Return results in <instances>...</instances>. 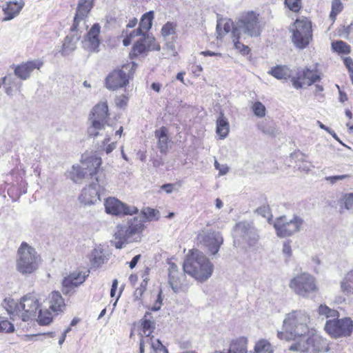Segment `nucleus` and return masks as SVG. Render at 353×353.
Listing matches in <instances>:
<instances>
[{
	"mask_svg": "<svg viewBox=\"0 0 353 353\" xmlns=\"http://www.w3.org/2000/svg\"><path fill=\"white\" fill-rule=\"evenodd\" d=\"M52 320L51 314L48 312H43L41 310H39L38 323L41 325H49Z\"/></svg>",
	"mask_w": 353,
	"mask_h": 353,
	"instance_id": "49530a36",
	"label": "nucleus"
},
{
	"mask_svg": "<svg viewBox=\"0 0 353 353\" xmlns=\"http://www.w3.org/2000/svg\"><path fill=\"white\" fill-rule=\"evenodd\" d=\"M343 10V5L341 0H334L332 3V10L330 17L334 20L336 15Z\"/></svg>",
	"mask_w": 353,
	"mask_h": 353,
	"instance_id": "8fccbe9b",
	"label": "nucleus"
},
{
	"mask_svg": "<svg viewBox=\"0 0 353 353\" xmlns=\"http://www.w3.org/2000/svg\"><path fill=\"white\" fill-rule=\"evenodd\" d=\"M14 332V325L5 317L0 316V332L12 333Z\"/></svg>",
	"mask_w": 353,
	"mask_h": 353,
	"instance_id": "37998d69",
	"label": "nucleus"
},
{
	"mask_svg": "<svg viewBox=\"0 0 353 353\" xmlns=\"http://www.w3.org/2000/svg\"><path fill=\"white\" fill-rule=\"evenodd\" d=\"M177 265L174 263H170L168 282L174 292H179L181 289V281L178 277Z\"/></svg>",
	"mask_w": 353,
	"mask_h": 353,
	"instance_id": "bb28decb",
	"label": "nucleus"
},
{
	"mask_svg": "<svg viewBox=\"0 0 353 353\" xmlns=\"http://www.w3.org/2000/svg\"><path fill=\"white\" fill-rule=\"evenodd\" d=\"M239 32H237V30H232V41L234 43V46L236 49L240 50L241 52H243L244 54H247L250 52V48L248 46H245L244 44L241 43L239 41Z\"/></svg>",
	"mask_w": 353,
	"mask_h": 353,
	"instance_id": "58836bf2",
	"label": "nucleus"
},
{
	"mask_svg": "<svg viewBox=\"0 0 353 353\" xmlns=\"http://www.w3.org/2000/svg\"><path fill=\"white\" fill-rule=\"evenodd\" d=\"M320 80L321 76L317 74V71L311 70L308 67L298 69L296 76L291 79L296 89L301 88L303 83L311 85Z\"/></svg>",
	"mask_w": 353,
	"mask_h": 353,
	"instance_id": "f3484780",
	"label": "nucleus"
},
{
	"mask_svg": "<svg viewBox=\"0 0 353 353\" xmlns=\"http://www.w3.org/2000/svg\"><path fill=\"white\" fill-rule=\"evenodd\" d=\"M285 5L292 12H298L301 8V0H285Z\"/></svg>",
	"mask_w": 353,
	"mask_h": 353,
	"instance_id": "603ef678",
	"label": "nucleus"
},
{
	"mask_svg": "<svg viewBox=\"0 0 353 353\" xmlns=\"http://www.w3.org/2000/svg\"><path fill=\"white\" fill-rule=\"evenodd\" d=\"M145 34V32L142 30V29L139 26V28L136 30H132L129 36L131 37V38H134L135 37H137V36H144Z\"/></svg>",
	"mask_w": 353,
	"mask_h": 353,
	"instance_id": "e2e57ef3",
	"label": "nucleus"
},
{
	"mask_svg": "<svg viewBox=\"0 0 353 353\" xmlns=\"http://www.w3.org/2000/svg\"><path fill=\"white\" fill-rule=\"evenodd\" d=\"M332 48L334 51L339 53L348 54L350 52V46L343 41L332 42Z\"/></svg>",
	"mask_w": 353,
	"mask_h": 353,
	"instance_id": "a19ab883",
	"label": "nucleus"
},
{
	"mask_svg": "<svg viewBox=\"0 0 353 353\" xmlns=\"http://www.w3.org/2000/svg\"><path fill=\"white\" fill-rule=\"evenodd\" d=\"M95 0H79L73 24L70 28L72 32H77L79 22L88 17L94 6Z\"/></svg>",
	"mask_w": 353,
	"mask_h": 353,
	"instance_id": "aec40b11",
	"label": "nucleus"
},
{
	"mask_svg": "<svg viewBox=\"0 0 353 353\" xmlns=\"http://www.w3.org/2000/svg\"><path fill=\"white\" fill-rule=\"evenodd\" d=\"M289 286L296 294L303 297L317 290L314 276L307 273H302L292 279Z\"/></svg>",
	"mask_w": 353,
	"mask_h": 353,
	"instance_id": "ddd939ff",
	"label": "nucleus"
},
{
	"mask_svg": "<svg viewBox=\"0 0 353 353\" xmlns=\"http://www.w3.org/2000/svg\"><path fill=\"white\" fill-rule=\"evenodd\" d=\"M312 38V23L307 19H297L294 22L292 41L299 49L306 48Z\"/></svg>",
	"mask_w": 353,
	"mask_h": 353,
	"instance_id": "1a4fd4ad",
	"label": "nucleus"
},
{
	"mask_svg": "<svg viewBox=\"0 0 353 353\" xmlns=\"http://www.w3.org/2000/svg\"><path fill=\"white\" fill-rule=\"evenodd\" d=\"M168 129L162 126L154 132L155 137L158 139V148L161 154H166L168 150L169 138Z\"/></svg>",
	"mask_w": 353,
	"mask_h": 353,
	"instance_id": "b1692460",
	"label": "nucleus"
},
{
	"mask_svg": "<svg viewBox=\"0 0 353 353\" xmlns=\"http://www.w3.org/2000/svg\"><path fill=\"white\" fill-rule=\"evenodd\" d=\"M101 26L98 23H94L88 32L84 40L85 48L90 52H98L100 43L99 34Z\"/></svg>",
	"mask_w": 353,
	"mask_h": 353,
	"instance_id": "4be33fe9",
	"label": "nucleus"
},
{
	"mask_svg": "<svg viewBox=\"0 0 353 353\" xmlns=\"http://www.w3.org/2000/svg\"><path fill=\"white\" fill-rule=\"evenodd\" d=\"M108 260V254L101 247H97L92 252L91 264L94 268H99Z\"/></svg>",
	"mask_w": 353,
	"mask_h": 353,
	"instance_id": "a878e982",
	"label": "nucleus"
},
{
	"mask_svg": "<svg viewBox=\"0 0 353 353\" xmlns=\"http://www.w3.org/2000/svg\"><path fill=\"white\" fill-rule=\"evenodd\" d=\"M344 64L350 72V79L353 84V59L350 57H346L343 60Z\"/></svg>",
	"mask_w": 353,
	"mask_h": 353,
	"instance_id": "5fc2aeb1",
	"label": "nucleus"
},
{
	"mask_svg": "<svg viewBox=\"0 0 353 353\" xmlns=\"http://www.w3.org/2000/svg\"><path fill=\"white\" fill-rule=\"evenodd\" d=\"M2 305L10 316L19 315L21 312V307H19V302L14 299H4Z\"/></svg>",
	"mask_w": 353,
	"mask_h": 353,
	"instance_id": "473e14b6",
	"label": "nucleus"
},
{
	"mask_svg": "<svg viewBox=\"0 0 353 353\" xmlns=\"http://www.w3.org/2000/svg\"><path fill=\"white\" fill-rule=\"evenodd\" d=\"M144 290L139 287L137 288L134 292V299L135 301H140V303L143 304V302L141 301V297L144 293Z\"/></svg>",
	"mask_w": 353,
	"mask_h": 353,
	"instance_id": "052dcab7",
	"label": "nucleus"
},
{
	"mask_svg": "<svg viewBox=\"0 0 353 353\" xmlns=\"http://www.w3.org/2000/svg\"><path fill=\"white\" fill-rule=\"evenodd\" d=\"M19 307H21L22 321H28L36 316L37 311L39 307V301L34 295L26 294L21 299Z\"/></svg>",
	"mask_w": 353,
	"mask_h": 353,
	"instance_id": "a211bd4d",
	"label": "nucleus"
},
{
	"mask_svg": "<svg viewBox=\"0 0 353 353\" xmlns=\"http://www.w3.org/2000/svg\"><path fill=\"white\" fill-rule=\"evenodd\" d=\"M233 238L235 246L246 244L252 247L258 243L260 237L259 230L252 221H242L234 226Z\"/></svg>",
	"mask_w": 353,
	"mask_h": 353,
	"instance_id": "39448f33",
	"label": "nucleus"
},
{
	"mask_svg": "<svg viewBox=\"0 0 353 353\" xmlns=\"http://www.w3.org/2000/svg\"><path fill=\"white\" fill-rule=\"evenodd\" d=\"M104 205L105 212L112 215H132L138 212V209L135 206L128 205L114 197L108 198Z\"/></svg>",
	"mask_w": 353,
	"mask_h": 353,
	"instance_id": "dca6fc26",
	"label": "nucleus"
},
{
	"mask_svg": "<svg viewBox=\"0 0 353 353\" xmlns=\"http://www.w3.org/2000/svg\"><path fill=\"white\" fill-rule=\"evenodd\" d=\"M291 157L294 159L296 162L306 163L303 166L299 165V169H302L304 171H308L310 170V164L307 161V155L303 154L300 151H296L291 154Z\"/></svg>",
	"mask_w": 353,
	"mask_h": 353,
	"instance_id": "e433bc0d",
	"label": "nucleus"
},
{
	"mask_svg": "<svg viewBox=\"0 0 353 353\" xmlns=\"http://www.w3.org/2000/svg\"><path fill=\"white\" fill-rule=\"evenodd\" d=\"M144 45L148 51L159 50L160 46L155 41L153 36L146 34L142 37Z\"/></svg>",
	"mask_w": 353,
	"mask_h": 353,
	"instance_id": "4c0bfd02",
	"label": "nucleus"
},
{
	"mask_svg": "<svg viewBox=\"0 0 353 353\" xmlns=\"http://www.w3.org/2000/svg\"><path fill=\"white\" fill-rule=\"evenodd\" d=\"M183 270L196 281L203 283L212 274L214 265L201 251L192 250L183 263Z\"/></svg>",
	"mask_w": 353,
	"mask_h": 353,
	"instance_id": "7ed1b4c3",
	"label": "nucleus"
},
{
	"mask_svg": "<svg viewBox=\"0 0 353 353\" xmlns=\"http://www.w3.org/2000/svg\"><path fill=\"white\" fill-rule=\"evenodd\" d=\"M88 276V273L82 275L81 272H72L62 281V292L65 294L73 293V289L82 284Z\"/></svg>",
	"mask_w": 353,
	"mask_h": 353,
	"instance_id": "412c9836",
	"label": "nucleus"
},
{
	"mask_svg": "<svg viewBox=\"0 0 353 353\" xmlns=\"http://www.w3.org/2000/svg\"><path fill=\"white\" fill-rule=\"evenodd\" d=\"M83 164L86 167L83 168L78 165H73L72 170L69 172V177L75 183L88 176L92 178L103 172L100 170L101 165V159L100 157L91 156L87 158L85 162Z\"/></svg>",
	"mask_w": 353,
	"mask_h": 353,
	"instance_id": "0eeeda50",
	"label": "nucleus"
},
{
	"mask_svg": "<svg viewBox=\"0 0 353 353\" xmlns=\"http://www.w3.org/2000/svg\"><path fill=\"white\" fill-rule=\"evenodd\" d=\"M341 287L343 292L353 294V270L345 275L341 281Z\"/></svg>",
	"mask_w": 353,
	"mask_h": 353,
	"instance_id": "f704fd0d",
	"label": "nucleus"
},
{
	"mask_svg": "<svg viewBox=\"0 0 353 353\" xmlns=\"http://www.w3.org/2000/svg\"><path fill=\"white\" fill-rule=\"evenodd\" d=\"M163 303V296H162V290H159V293L157 295L156 299L154 300V304L152 306L145 305L148 310L157 312L160 310L161 305Z\"/></svg>",
	"mask_w": 353,
	"mask_h": 353,
	"instance_id": "de8ad7c7",
	"label": "nucleus"
},
{
	"mask_svg": "<svg viewBox=\"0 0 353 353\" xmlns=\"http://www.w3.org/2000/svg\"><path fill=\"white\" fill-rule=\"evenodd\" d=\"M176 27V23L170 21L167 22L161 28V35L165 38L170 35L174 34Z\"/></svg>",
	"mask_w": 353,
	"mask_h": 353,
	"instance_id": "c03bdc74",
	"label": "nucleus"
},
{
	"mask_svg": "<svg viewBox=\"0 0 353 353\" xmlns=\"http://www.w3.org/2000/svg\"><path fill=\"white\" fill-rule=\"evenodd\" d=\"M95 180L97 182L92 183L88 186L84 188L79 196L81 202L85 205H92L97 200H99V192L103 191L108 184L103 172H101L95 176Z\"/></svg>",
	"mask_w": 353,
	"mask_h": 353,
	"instance_id": "9b49d317",
	"label": "nucleus"
},
{
	"mask_svg": "<svg viewBox=\"0 0 353 353\" xmlns=\"http://www.w3.org/2000/svg\"><path fill=\"white\" fill-rule=\"evenodd\" d=\"M43 65V61L41 59H34L23 62L19 65H12L14 75L20 80L25 81L28 79L31 73L35 70H39Z\"/></svg>",
	"mask_w": 353,
	"mask_h": 353,
	"instance_id": "6ab92c4d",
	"label": "nucleus"
},
{
	"mask_svg": "<svg viewBox=\"0 0 353 353\" xmlns=\"http://www.w3.org/2000/svg\"><path fill=\"white\" fill-rule=\"evenodd\" d=\"M347 177H349V175H347V174L336 175V176H326L325 180L327 181H330L332 184H334V183H336L338 181L345 179Z\"/></svg>",
	"mask_w": 353,
	"mask_h": 353,
	"instance_id": "4d7b16f0",
	"label": "nucleus"
},
{
	"mask_svg": "<svg viewBox=\"0 0 353 353\" xmlns=\"http://www.w3.org/2000/svg\"><path fill=\"white\" fill-rule=\"evenodd\" d=\"M41 261L35 249L26 242H23L17 250V270L22 275L31 274L39 268Z\"/></svg>",
	"mask_w": 353,
	"mask_h": 353,
	"instance_id": "20e7f679",
	"label": "nucleus"
},
{
	"mask_svg": "<svg viewBox=\"0 0 353 353\" xmlns=\"http://www.w3.org/2000/svg\"><path fill=\"white\" fill-rule=\"evenodd\" d=\"M303 223V219L297 215L290 220L285 216H281L275 219L273 225L277 236L285 238L299 232Z\"/></svg>",
	"mask_w": 353,
	"mask_h": 353,
	"instance_id": "9d476101",
	"label": "nucleus"
},
{
	"mask_svg": "<svg viewBox=\"0 0 353 353\" xmlns=\"http://www.w3.org/2000/svg\"><path fill=\"white\" fill-rule=\"evenodd\" d=\"M137 67V63L131 62L123 65L121 68L114 70L106 77V88L114 90L125 86L129 82V79L134 74Z\"/></svg>",
	"mask_w": 353,
	"mask_h": 353,
	"instance_id": "423d86ee",
	"label": "nucleus"
},
{
	"mask_svg": "<svg viewBox=\"0 0 353 353\" xmlns=\"http://www.w3.org/2000/svg\"><path fill=\"white\" fill-rule=\"evenodd\" d=\"M252 110L254 114L258 117H263L265 115V107L260 101H256L253 104Z\"/></svg>",
	"mask_w": 353,
	"mask_h": 353,
	"instance_id": "3c124183",
	"label": "nucleus"
},
{
	"mask_svg": "<svg viewBox=\"0 0 353 353\" xmlns=\"http://www.w3.org/2000/svg\"><path fill=\"white\" fill-rule=\"evenodd\" d=\"M153 19V11H149L143 14L140 20L139 26L142 29V30L147 33V32L152 28Z\"/></svg>",
	"mask_w": 353,
	"mask_h": 353,
	"instance_id": "72a5a7b5",
	"label": "nucleus"
},
{
	"mask_svg": "<svg viewBox=\"0 0 353 353\" xmlns=\"http://www.w3.org/2000/svg\"><path fill=\"white\" fill-rule=\"evenodd\" d=\"M259 14L254 11H248L243 13L236 23V27L233 30H237L252 37L260 36L262 26L259 22Z\"/></svg>",
	"mask_w": 353,
	"mask_h": 353,
	"instance_id": "6e6552de",
	"label": "nucleus"
},
{
	"mask_svg": "<svg viewBox=\"0 0 353 353\" xmlns=\"http://www.w3.org/2000/svg\"><path fill=\"white\" fill-rule=\"evenodd\" d=\"M330 311V307L325 305H320L319 307L318 312L320 315H324L327 317V315Z\"/></svg>",
	"mask_w": 353,
	"mask_h": 353,
	"instance_id": "69168bd1",
	"label": "nucleus"
},
{
	"mask_svg": "<svg viewBox=\"0 0 353 353\" xmlns=\"http://www.w3.org/2000/svg\"><path fill=\"white\" fill-rule=\"evenodd\" d=\"M269 74L277 79L286 80L291 77V70L286 65H276L271 68Z\"/></svg>",
	"mask_w": 353,
	"mask_h": 353,
	"instance_id": "7c9ffc66",
	"label": "nucleus"
},
{
	"mask_svg": "<svg viewBox=\"0 0 353 353\" xmlns=\"http://www.w3.org/2000/svg\"><path fill=\"white\" fill-rule=\"evenodd\" d=\"M291 241H287L284 242L283 245V253L288 257L292 256V248L290 245Z\"/></svg>",
	"mask_w": 353,
	"mask_h": 353,
	"instance_id": "13d9d810",
	"label": "nucleus"
},
{
	"mask_svg": "<svg viewBox=\"0 0 353 353\" xmlns=\"http://www.w3.org/2000/svg\"><path fill=\"white\" fill-rule=\"evenodd\" d=\"M80 35L77 34H70L64 39L61 54L68 55L76 48V43L79 39Z\"/></svg>",
	"mask_w": 353,
	"mask_h": 353,
	"instance_id": "cd10ccee",
	"label": "nucleus"
},
{
	"mask_svg": "<svg viewBox=\"0 0 353 353\" xmlns=\"http://www.w3.org/2000/svg\"><path fill=\"white\" fill-rule=\"evenodd\" d=\"M325 330L334 339L347 337L352 333L353 321L349 317L328 320L325 325Z\"/></svg>",
	"mask_w": 353,
	"mask_h": 353,
	"instance_id": "f8f14e48",
	"label": "nucleus"
},
{
	"mask_svg": "<svg viewBox=\"0 0 353 353\" xmlns=\"http://www.w3.org/2000/svg\"><path fill=\"white\" fill-rule=\"evenodd\" d=\"M146 52H148V50L145 48L143 39L141 38L134 44L130 54H132L134 57H137Z\"/></svg>",
	"mask_w": 353,
	"mask_h": 353,
	"instance_id": "79ce46f5",
	"label": "nucleus"
},
{
	"mask_svg": "<svg viewBox=\"0 0 353 353\" xmlns=\"http://www.w3.org/2000/svg\"><path fill=\"white\" fill-rule=\"evenodd\" d=\"M305 336L301 338H297L298 341L288 347L289 350L293 352H299V353H316L321 351V338L316 335L312 334L305 339Z\"/></svg>",
	"mask_w": 353,
	"mask_h": 353,
	"instance_id": "2eb2a0df",
	"label": "nucleus"
},
{
	"mask_svg": "<svg viewBox=\"0 0 353 353\" xmlns=\"http://www.w3.org/2000/svg\"><path fill=\"white\" fill-rule=\"evenodd\" d=\"M214 167L216 170H219V174L221 175H224L228 173V168L225 165H221L219 164L217 161H215L214 162Z\"/></svg>",
	"mask_w": 353,
	"mask_h": 353,
	"instance_id": "bf43d9fd",
	"label": "nucleus"
},
{
	"mask_svg": "<svg viewBox=\"0 0 353 353\" xmlns=\"http://www.w3.org/2000/svg\"><path fill=\"white\" fill-rule=\"evenodd\" d=\"M315 90L314 92V95L316 97H319L320 99L323 98V94H321V92L323 91V87L321 85L319 84H315Z\"/></svg>",
	"mask_w": 353,
	"mask_h": 353,
	"instance_id": "0e129e2a",
	"label": "nucleus"
},
{
	"mask_svg": "<svg viewBox=\"0 0 353 353\" xmlns=\"http://www.w3.org/2000/svg\"><path fill=\"white\" fill-rule=\"evenodd\" d=\"M230 125L223 112L219 113L216 119V133L221 139L225 138L229 133Z\"/></svg>",
	"mask_w": 353,
	"mask_h": 353,
	"instance_id": "c756f323",
	"label": "nucleus"
},
{
	"mask_svg": "<svg viewBox=\"0 0 353 353\" xmlns=\"http://www.w3.org/2000/svg\"><path fill=\"white\" fill-rule=\"evenodd\" d=\"M154 322H152L150 319H142V327L144 333H146V331L150 332V330L153 327Z\"/></svg>",
	"mask_w": 353,
	"mask_h": 353,
	"instance_id": "6e6d98bb",
	"label": "nucleus"
},
{
	"mask_svg": "<svg viewBox=\"0 0 353 353\" xmlns=\"http://www.w3.org/2000/svg\"><path fill=\"white\" fill-rule=\"evenodd\" d=\"M65 307L64 299L59 292L54 291L50 296V309L53 312H61Z\"/></svg>",
	"mask_w": 353,
	"mask_h": 353,
	"instance_id": "c85d7f7f",
	"label": "nucleus"
},
{
	"mask_svg": "<svg viewBox=\"0 0 353 353\" xmlns=\"http://www.w3.org/2000/svg\"><path fill=\"white\" fill-rule=\"evenodd\" d=\"M109 117L108 106L106 101H101L95 105L91 112L89 120H96L105 125Z\"/></svg>",
	"mask_w": 353,
	"mask_h": 353,
	"instance_id": "5701e85b",
	"label": "nucleus"
},
{
	"mask_svg": "<svg viewBox=\"0 0 353 353\" xmlns=\"http://www.w3.org/2000/svg\"><path fill=\"white\" fill-rule=\"evenodd\" d=\"M255 353H273L270 343L265 339L259 340L254 346Z\"/></svg>",
	"mask_w": 353,
	"mask_h": 353,
	"instance_id": "c9c22d12",
	"label": "nucleus"
},
{
	"mask_svg": "<svg viewBox=\"0 0 353 353\" xmlns=\"http://www.w3.org/2000/svg\"><path fill=\"white\" fill-rule=\"evenodd\" d=\"M344 32L347 34L349 38L353 39V21L344 28Z\"/></svg>",
	"mask_w": 353,
	"mask_h": 353,
	"instance_id": "774afa93",
	"label": "nucleus"
},
{
	"mask_svg": "<svg viewBox=\"0 0 353 353\" xmlns=\"http://www.w3.org/2000/svg\"><path fill=\"white\" fill-rule=\"evenodd\" d=\"M163 303V296H162V290H159V293L157 295L156 299L154 300V304L152 306L145 305L148 310L157 312L160 310L161 305Z\"/></svg>",
	"mask_w": 353,
	"mask_h": 353,
	"instance_id": "09e8293b",
	"label": "nucleus"
},
{
	"mask_svg": "<svg viewBox=\"0 0 353 353\" xmlns=\"http://www.w3.org/2000/svg\"><path fill=\"white\" fill-rule=\"evenodd\" d=\"M258 128L265 134L276 136L277 134V130L272 122L261 123L258 125Z\"/></svg>",
	"mask_w": 353,
	"mask_h": 353,
	"instance_id": "ea45409f",
	"label": "nucleus"
},
{
	"mask_svg": "<svg viewBox=\"0 0 353 353\" xmlns=\"http://www.w3.org/2000/svg\"><path fill=\"white\" fill-rule=\"evenodd\" d=\"M92 124L88 128V134L90 137H97L99 135L98 130H100L104 128V125L101 124L96 120L90 121Z\"/></svg>",
	"mask_w": 353,
	"mask_h": 353,
	"instance_id": "a18cd8bd",
	"label": "nucleus"
},
{
	"mask_svg": "<svg viewBox=\"0 0 353 353\" xmlns=\"http://www.w3.org/2000/svg\"><path fill=\"white\" fill-rule=\"evenodd\" d=\"M197 240L211 255L217 254L223 243V238L221 232L212 230H203L199 232Z\"/></svg>",
	"mask_w": 353,
	"mask_h": 353,
	"instance_id": "4468645a",
	"label": "nucleus"
},
{
	"mask_svg": "<svg viewBox=\"0 0 353 353\" xmlns=\"http://www.w3.org/2000/svg\"><path fill=\"white\" fill-rule=\"evenodd\" d=\"M341 203L345 209L353 210V193L345 194L341 199Z\"/></svg>",
	"mask_w": 353,
	"mask_h": 353,
	"instance_id": "864d4df0",
	"label": "nucleus"
},
{
	"mask_svg": "<svg viewBox=\"0 0 353 353\" xmlns=\"http://www.w3.org/2000/svg\"><path fill=\"white\" fill-rule=\"evenodd\" d=\"M26 182L21 179L19 183V187L12 185L8 189V195L13 201H17L21 195L26 193Z\"/></svg>",
	"mask_w": 353,
	"mask_h": 353,
	"instance_id": "2f4dec72",
	"label": "nucleus"
},
{
	"mask_svg": "<svg viewBox=\"0 0 353 353\" xmlns=\"http://www.w3.org/2000/svg\"><path fill=\"white\" fill-rule=\"evenodd\" d=\"M24 6V1H10L7 3L6 7L3 8V12L6 17L5 20H11L15 17Z\"/></svg>",
	"mask_w": 353,
	"mask_h": 353,
	"instance_id": "393cba45",
	"label": "nucleus"
},
{
	"mask_svg": "<svg viewBox=\"0 0 353 353\" xmlns=\"http://www.w3.org/2000/svg\"><path fill=\"white\" fill-rule=\"evenodd\" d=\"M310 316L303 310H294L286 314L283 322V331L278 332L279 339L296 341L310 333Z\"/></svg>",
	"mask_w": 353,
	"mask_h": 353,
	"instance_id": "f03ea898",
	"label": "nucleus"
},
{
	"mask_svg": "<svg viewBox=\"0 0 353 353\" xmlns=\"http://www.w3.org/2000/svg\"><path fill=\"white\" fill-rule=\"evenodd\" d=\"M159 212L157 210L147 208L142 211V215L128 219L125 223L117 226L114 238L117 241L114 247L121 249L125 244L134 240L135 234H140L143 230V223L145 220L151 221L158 219Z\"/></svg>",
	"mask_w": 353,
	"mask_h": 353,
	"instance_id": "f257e3e1",
	"label": "nucleus"
},
{
	"mask_svg": "<svg viewBox=\"0 0 353 353\" xmlns=\"http://www.w3.org/2000/svg\"><path fill=\"white\" fill-rule=\"evenodd\" d=\"M161 189L164 190L166 193L170 194L172 192L174 189V184L165 183L161 187Z\"/></svg>",
	"mask_w": 353,
	"mask_h": 353,
	"instance_id": "338daca9",
	"label": "nucleus"
},
{
	"mask_svg": "<svg viewBox=\"0 0 353 353\" xmlns=\"http://www.w3.org/2000/svg\"><path fill=\"white\" fill-rule=\"evenodd\" d=\"M128 98L122 95L116 100V104L119 108H124L127 105Z\"/></svg>",
	"mask_w": 353,
	"mask_h": 353,
	"instance_id": "680f3d73",
	"label": "nucleus"
}]
</instances>
